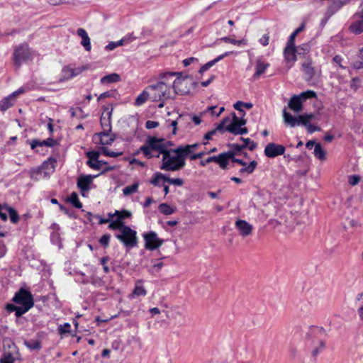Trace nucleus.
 <instances>
[{
  "label": "nucleus",
  "instance_id": "f257e3e1",
  "mask_svg": "<svg viewBox=\"0 0 363 363\" xmlns=\"http://www.w3.org/2000/svg\"><path fill=\"white\" fill-rule=\"evenodd\" d=\"M326 330L318 326H311L306 334V340L311 347L313 357L318 356L325 348Z\"/></svg>",
  "mask_w": 363,
  "mask_h": 363
},
{
  "label": "nucleus",
  "instance_id": "f03ea898",
  "mask_svg": "<svg viewBox=\"0 0 363 363\" xmlns=\"http://www.w3.org/2000/svg\"><path fill=\"white\" fill-rule=\"evenodd\" d=\"M164 138L150 136L147 138L145 144L142 145L138 152H141L147 159L159 157L160 155H164L166 149Z\"/></svg>",
  "mask_w": 363,
  "mask_h": 363
},
{
  "label": "nucleus",
  "instance_id": "7ed1b4c3",
  "mask_svg": "<svg viewBox=\"0 0 363 363\" xmlns=\"http://www.w3.org/2000/svg\"><path fill=\"white\" fill-rule=\"evenodd\" d=\"M174 149H167L162 156L160 169L168 172H176L182 169L186 162L179 153H174Z\"/></svg>",
  "mask_w": 363,
  "mask_h": 363
},
{
  "label": "nucleus",
  "instance_id": "20e7f679",
  "mask_svg": "<svg viewBox=\"0 0 363 363\" xmlns=\"http://www.w3.org/2000/svg\"><path fill=\"white\" fill-rule=\"evenodd\" d=\"M150 99L152 101H164L172 98L170 87L164 81L147 86Z\"/></svg>",
  "mask_w": 363,
  "mask_h": 363
},
{
  "label": "nucleus",
  "instance_id": "39448f33",
  "mask_svg": "<svg viewBox=\"0 0 363 363\" xmlns=\"http://www.w3.org/2000/svg\"><path fill=\"white\" fill-rule=\"evenodd\" d=\"M32 58V51L28 43H23L13 48L12 60L13 65L19 69L21 65Z\"/></svg>",
  "mask_w": 363,
  "mask_h": 363
},
{
  "label": "nucleus",
  "instance_id": "423d86ee",
  "mask_svg": "<svg viewBox=\"0 0 363 363\" xmlns=\"http://www.w3.org/2000/svg\"><path fill=\"white\" fill-rule=\"evenodd\" d=\"M180 72H167L161 75V78L166 79L167 77H172L177 76L173 82L172 87L174 91V94L185 95L189 93V89L188 88V81L186 79L182 78Z\"/></svg>",
  "mask_w": 363,
  "mask_h": 363
},
{
  "label": "nucleus",
  "instance_id": "0eeeda50",
  "mask_svg": "<svg viewBox=\"0 0 363 363\" xmlns=\"http://www.w3.org/2000/svg\"><path fill=\"white\" fill-rule=\"evenodd\" d=\"M116 238L123 243V245L129 248L135 247L138 243L136 231L132 230L129 226L126 225L121 229L120 234H116Z\"/></svg>",
  "mask_w": 363,
  "mask_h": 363
},
{
  "label": "nucleus",
  "instance_id": "6e6552de",
  "mask_svg": "<svg viewBox=\"0 0 363 363\" xmlns=\"http://www.w3.org/2000/svg\"><path fill=\"white\" fill-rule=\"evenodd\" d=\"M12 301L21 306H26L28 303L30 304L32 308L34 306V299L32 294L23 288H21L16 292Z\"/></svg>",
  "mask_w": 363,
  "mask_h": 363
},
{
  "label": "nucleus",
  "instance_id": "1a4fd4ad",
  "mask_svg": "<svg viewBox=\"0 0 363 363\" xmlns=\"http://www.w3.org/2000/svg\"><path fill=\"white\" fill-rule=\"evenodd\" d=\"M230 157H233L232 154L223 152L221 154H219L218 155L211 156L204 160H201L200 162V165L202 167H205L207 164L210 162H216L219 164L221 169H225L227 168V165L228 164V160H230Z\"/></svg>",
  "mask_w": 363,
  "mask_h": 363
},
{
  "label": "nucleus",
  "instance_id": "9d476101",
  "mask_svg": "<svg viewBox=\"0 0 363 363\" xmlns=\"http://www.w3.org/2000/svg\"><path fill=\"white\" fill-rule=\"evenodd\" d=\"M173 152H174V153H179L185 162L186 158L188 157H189L190 160H196L203 157L206 155V152L204 151L194 154V150L189 147V145H180L177 148H174Z\"/></svg>",
  "mask_w": 363,
  "mask_h": 363
},
{
  "label": "nucleus",
  "instance_id": "9b49d317",
  "mask_svg": "<svg viewBox=\"0 0 363 363\" xmlns=\"http://www.w3.org/2000/svg\"><path fill=\"white\" fill-rule=\"evenodd\" d=\"M145 242V247L147 250H154L160 247L164 242V240L160 239L155 232L150 231L144 235Z\"/></svg>",
  "mask_w": 363,
  "mask_h": 363
},
{
  "label": "nucleus",
  "instance_id": "f8f14e48",
  "mask_svg": "<svg viewBox=\"0 0 363 363\" xmlns=\"http://www.w3.org/2000/svg\"><path fill=\"white\" fill-rule=\"evenodd\" d=\"M285 147L282 145L269 143L264 148V155L269 158H274L285 152Z\"/></svg>",
  "mask_w": 363,
  "mask_h": 363
},
{
  "label": "nucleus",
  "instance_id": "ddd939ff",
  "mask_svg": "<svg viewBox=\"0 0 363 363\" xmlns=\"http://www.w3.org/2000/svg\"><path fill=\"white\" fill-rule=\"evenodd\" d=\"M354 18L355 20L350 25L349 30L355 35H359L363 33V9L357 12Z\"/></svg>",
  "mask_w": 363,
  "mask_h": 363
},
{
  "label": "nucleus",
  "instance_id": "4468645a",
  "mask_svg": "<svg viewBox=\"0 0 363 363\" xmlns=\"http://www.w3.org/2000/svg\"><path fill=\"white\" fill-rule=\"evenodd\" d=\"M225 153L232 154L233 157H230V160L231 159L233 162H236V163L244 167L240 169L239 172L240 174H243V173L252 174L255 171V169L257 165V162L255 160L250 162V164L248 165H247V163L245 162H244L242 160L238 159V158L235 157V153L234 152L228 151V152H226Z\"/></svg>",
  "mask_w": 363,
  "mask_h": 363
},
{
  "label": "nucleus",
  "instance_id": "2eb2a0df",
  "mask_svg": "<svg viewBox=\"0 0 363 363\" xmlns=\"http://www.w3.org/2000/svg\"><path fill=\"white\" fill-rule=\"evenodd\" d=\"M236 228L239 230L240 235L247 237L252 233V225L244 220H238L235 223Z\"/></svg>",
  "mask_w": 363,
  "mask_h": 363
},
{
  "label": "nucleus",
  "instance_id": "dca6fc26",
  "mask_svg": "<svg viewBox=\"0 0 363 363\" xmlns=\"http://www.w3.org/2000/svg\"><path fill=\"white\" fill-rule=\"evenodd\" d=\"M114 140L115 137L113 135H111L110 133H106L105 131H101L94 135V140L96 143L99 141V143L103 145H111Z\"/></svg>",
  "mask_w": 363,
  "mask_h": 363
},
{
  "label": "nucleus",
  "instance_id": "f3484780",
  "mask_svg": "<svg viewBox=\"0 0 363 363\" xmlns=\"http://www.w3.org/2000/svg\"><path fill=\"white\" fill-rule=\"evenodd\" d=\"M94 177L91 175H82L78 178L77 186L82 192L89 191V186Z\"/></svg>",
  "mask_w": 363,
  "mask_h": 363
},
{
  "label": "nucleus",
  "instance_id": "a211bd4d",
  "mask_svg": "<svg viewBox=\"0 0 363 363\" xmlns=\"http://www.w3.org/2000/svg\"><path fill=\"white\" fill-rule=\"evenodd\" d=\"M302 70L304 73L305 79L307 81H310L314 77L315 69L312 66V61L311 59H307L302 64Z\"/></svg>",
  "mask_w": 363,
  "mask_h": 363
},
{
  "label": "nucleus",
  "instance_id": "6ab92c4d",
  "mask_svg": "<svg viewBox=\"0 0 363 363\" xmlns=\"http://www.w3.org/2000/svg\"><path fill=\"white\" fill-rule=\"evenodd\" d=\"M230 119L229 117L224 118L220 121V123L217 125L216 128H214L213 130H211V131H209L206 134H205V135L203 137L204 140H211L213 135H214L217 131L223 132L225 124H227V123L230 122Z\"/></svg>",
  "mask_w": 363,
  "mask_h": 363
},
{
  "label": "nucleus",
  "instance_id": "aec40b11",
  "mask_svg": "<svg viewBox=\"0 0 363 363\" xmlns=\"http://www.w3.org/2000/svg\"><path fill=\"white\" fill-rule=\"evenodd\" d=\"M77 33L82 38L81 45L86 51H90L91 49V42L86 31L84 28H78Z\"/></svg>",
  "mask_w": 363,
  "mask_h": 363
},
{
  "label": "nucleus",
  "instance_id": "412c9836",
  "mask_svg": "<svg viewBox=\"0 0 363 363\" xmlns=\"http://www.w3.org/2000/svg\"><path fill=\"white\" fill-rule=\"evenodd\" d=\"M269 67V64L268 62H266L261 59H258L256 61V65H255V72L253 75V78L255 79H258L260 75L264 74L266 71V69Z\"/></svg>",
  "mask_w": 363,
  "mask_h": 363
},
{
  "label": "nucleus",
  "instance_id": "4be33fe9",
  "mask_svg": "<svg viewBox=\"0 0 363 363\" xmlns=\"http://www.w3.org/2000/svg\"><path fill=\"white\" fill-rule=\"evenodd\" d=\"M288 105L290 109L297 113L303 109L302 101L298 95L292 96Z\"/></svg>",
  "mask_w": 363,
  "mask_h": 363
},
{
  "label": "nucleus",
  "instance_id": "5701e85b",
  "mask_svg": "<svg viewBox=\"0 0 363 363\" xmlns=\"http://www.w3.org/2000/svg\"><path fill=\"white\" fill-rule=\"evenodd\" d=\"M86 156L89 158L86 164L94 169L99 170L100 167L98 164H94L99 160V153L97 151H89L86 153Z\"/></svg>",
  "mask_w": 363,
  "mask_h": 363
},
{
  "label": "nucleus",
  "instance_id": "b1692460",
  "mask_svg": "<svg viewBox=\"0 0 363 363\" xmlns=\"http://www.w3.org/2000/svg\"><path fill=\"white\" fill-rule=\"evenodd\" d=\"M284 55L287 62L296 61L297 52L295 47L286 45L284 50Z\"/></svg>",
  "mask_w": 363,
  "mask_h": 363
},
{
  "label": "nucleus",
  "instance_id": "393cba45",
  "mask_svg": "<svg viewBox=\"0 0 363 363\" xmlns=\"http://www.w3.org/2000/svg\"><path fill=\"white\" fill-rule=\"evenodd\" d=\"M230 53H232V52H226L220 55H219L218 57H217L216 58H215L214 60H211V61H209L207 63H206L204 65H203L200 69H199V73L202 74L204 72L207 71L208 69H210L212 66H213L216 62H219L220 60H221L222 59H223L225 57H227L228 56Z\"/></svg>",
  "mask_w": 363,
  "mask_h": 363
},
{
  "label": "nucleus",
  "instance_id": "a878e982",
  "mask_svg": "<svg viewBox=\"0 0 363 363\" xmlns=\"http://www.w3.org/2000/svg\"><path fill=\"white\" fill-rule=\"evenodd\" d=\"M241 125L238 122V117L235 115V113H233V120L230 123L225 125L224 130L228 131L233 134H235V132L240 129Z\"/></svg>",
  "mask_w": 363,
  "mask_h": 363
},
{
  "label": "nucleus",
  "instance_id": "bb28decb",
  "mask_svg": "<svg viewBox=\"0 0 363 363\" xmlns=\"http://www.w3.org/2000/svg\"><path fill=\"white\" fill-rule=\"evenodd\" d=\"M283 116L284 123L286 125L292 128L298 125V116L296 117L292 116L291 113L286 112V109L283 111Z\"/></svg>",
  "mask_w": 363,
  "mask_h": 363
},
{
  "label": "nucleus",
  "instance_id": "cd10ccee",
  "mask_svg": "<svg viewBox=\"0 0 363 363\" xmlns=\"http://www.w3.org/2000/svg\"><path fill=\"white\" fill-rule=\"evenodd\" d=\"M147 294L146 290L142 285V281L138 280L137 281L135 284V286L132 292V294L130 295V298H134L137 296H145Z\"/></svg>",
  "mask_w": 363,
  "mask_h": 363
},
{
  "label": "nucleus",
  "instance_id": "c85d7f7f",
  "mask_svg": "<svg viewBox=\"0 0 363 363\" xmlns=\"http://www.w3.org/2000/svg\"><path fill=\"white\" fill-rule=\"evenodd\" d=\"M15 101L11 94L9 95L0 101V109L3 111L9 109L14 104Z\"/></svg>",
  "mask_w": 363,
  "mask_h": 363
},
{
  "label": "nucleus",
  "instance_id": "c756f323",
  "mask_svg": "<svg viewBox=\"0 0 363 363\" xmlns=\"http://www.w3.org/2000/svg\"><path fill=\"white\" fill-rule=\"evenodd\" d=\"M166 175L161 172H155L153 174L152 179L150 181V183L155 186H161V182H165Z\"/></svg>",
  "mask_w": 363,
  "mask_h": 363
},
{
  "label": "nucleus",
  "instance_id": "7c9ffc66",
  "mask_svg": "<svg viewBox=\"0 0 363 363\" xmlns=\"http://www.w3.org/2000/svg\"><path fill=\"white\" fill-rule=\"evenodd\" d=\"M121 80V77L119 74L116 73H112L108 75L103 77L101 79V84H111L118 82Z\"/></svg>",
  "mask_w": 363,
  "mask_h": 363
},
{
  "label": "nucleus",
  "instance_id": "2f4dec72",
  "mask_svg": "<svg viewBox=\"0 0 363 363\" xmlns=\"http://www.w3.org/2000/svg\"><path fill=\"white\" fill-rule=\"evenodd\" d=\"M148 99H150V95L149 94L147 87H146L145 89L143 90V92L135 99V105L138 106H141L145 103Z\"/></svg>",
  "mask_w": 363,
  "mask_h": 363
},
{
  "label": "nucleus",
  "instance_id": "473e14b6",
  "mask_svg": "<svg viewBox=\"0 0 363 363\" xmlns=\"http://www.w3.org/2000/svg\"><path fill=\"white\" fill-rule=\"evenodd\" d=\"M352 67L354 69H363V47L359 50L357 60L353 62Z\"/></svg>",
  "mask_w": 363,
  "mask_h": 363
},
{
  "label": "nucleus",
  "instance_id": "72a5a7b5",
  "mask_svg": "<svg viewBox=\"0 0 363 363\" xmlns=\"http://www.w3.org/2000/svg\"><path fill=\"white\" fill-rule=\"evenodd\" d=\"M342 8L341 4L337 0H334L332 4L328 6L326 15L330 17L335 14L339 9Z\"/></svg>",
  "mask_w": 363,
  "mask_h": 363
},
{
  "label": "nucleus",
  "instance_id": "f704fd0d",
  "mask_svg": "<svg viewBox=\"0 0 363 363\" xmlns=\"http://www.w3.org/2000/svg\"><path fill=\"white\" fill-rule=\"evenodd\" d=\"M112 113V110L108 113V117L107 119H104L103 118V116L101 117V125L103 128V131H105L106 133H111V116Z\"/></svg>",
  "mask_w": 363,
  "mask_h": 363
},
{
  "label": "nucleus",
  "instance_id": "c9c22d12",
  "mask_svg": "<svg viewBox=\"0 0 363 363\" xmlns=\"http://www.w3.org/2000/svg\"><path fill=\"white\" fill-rule=\"evenodd\" d=\"M314 155L320 160H325V151L323 149L320 143H316L314 147Z\"/></svg>",
  "mask_w": 363,
  "mask_h": 363
},
{
  "label": "nucleus",
  "instance_id": "e433bc0d",
  "mask_svg": "<svg viewBox=\"0 0 363 363\" xmlns=\"http://www.w3.org/2000/svg\"><path fill=\"white\" fill-rule=\"evenodd\" d=\"M24 345L30 350H40L41 349V342L40 340H25Z\"/></svg>",
  "mask_w": 363,
  "mask_h": 363
},
{
  "label": "nucleus",
  "instance_id": "4c0bfd02",
  "mask_svg": "<svg viewBox=\"0 0 363 363\" xmlns=\"http://www.w3.org/2000/svg\"><path fill=\"white\" fill-rule=\"evenodd\" d=\"M158 209L160 213L167 216L174 213L176 211L174 208H172V206L165 203L160 204L158 206Z\"/></svg>",
  "mask_w": 363,
  "mask_h": 363
},
{
  "label": "nucleus",
  "instance_id": "58836bf2",
  "mask_svg": "<svg viewBox=\"0 0 363 363\" xmlns=\"http://www.w3.org/2000/svg\"><path fill=\"white\" fill-rule=\"evenodd\" d=\"M6 212L9 213L11 222L13 223H17L19 220V215L18 212L12 207L7 205Z\"/></svg>",
  "mask_w": 363,
  "mask_h": 363
},
{
  "label": "nucleus",
  "instance_id": "ea45409f",
  "mask_svg": "<svg viewBox=\"0 0 363 363\" xmlns=\"http://www.w3.org/2000/svg\"><path fill=\"white\" fill-rule=\"evenodd\" d=\"M125 226L123 220H120L118 218L116 220L111 222L108 225V228L111 230H118L121 232V229Z\"/></svg>",
  "mask_w": 363,
  "mask_h": 363
},
{
  "label": "nucleus",
  "instance_id": "a19ab883",
  "mask_svg": "<svg viewBox=\"0 0 363 363\" xmlns=\"http://www.w3.org/2000/svg\"><path fill=\"white\" fill-rule=\"evenodd\" d=\"M241 106H244L245 108L250 109L252 108L253 104L252 103H245L241 101H238L233 105V107L239 112L242 113V116H244L245 114V112L244 111L243 109H242Z\"/></svg>",
  "mask_w": 363,
  "mask_h": 363
},
{
  "label": "nucleus",
  "instance_id": "79ce46f5",
  "mask_svg": "<svg viewBox=\"0 0 363 363\" xmlns=\"http://www.w3.org/2000/svg\"><path fill=\"white\" fill-rule=\"evenodd\" d=\"M138 186V183H134L132 185L127 186L123 189V193L125 196H129L133 193L137 192Z\"/></svg>",
  "mask_w": 363,
  "mask_h": 363
},
{
  "label": "nucleus",
  "instance_id": "37998d69",
  "mask_svg": "<svg viewBox=\"0 0 363 363\" xmlns=\"http://www.w3.org/2000/svg\"><path fill=\"white\" fill-rule=\"evenodd\" d=\"M31 308H32L31 305L28 304V303L26 306H17L16 311H15V315L17 318L21 317L24 313L28 312Z\"/></svg>",
  "mask_w": 363,
  "mask_h": 363
},
{
  "label": "nucleus",
  "instance_id": "c03bdc74",
  "mask_svg": "<svg viewBox=\"0 0 363 363\" xmlns=\"http://www.w3.org/2000/svg\"><path fill=\"white\" fill-rule=\"evenodd\" d=\"M69 201L77 208H81L82 207V203L79 201L78 195L75 192L72 193Z\"/></svg>",
  "mask_w": 363,
  "mask_h": 363
},
{
  "label": "nucleus",
  "instance_id": "a18cd8bd",
  "mask_svg": "<svg viewBox=\"0 0 363 363\" xmlns=\"http://www.w3.org/2000/svg\"><path fill=\"white\" fill-rule=\"evenodd\" d=\"M298 96H300V99H301L302 101L308 99L317 98L316 93L312 90H307L306 91L301 92Z\"/></svg>",
  "mask_w": 363,
  "mask_h": 363
},
{
  "label": "nucleus",
  "instance_id": "49530a36",
  "mask_svg": "<svg viewBox=\"0 0 363 363\" xmlns=\"http://www.w3.org/2000/svg\"><path fill=\"white\" fill-rule=\"evenodd\" d=\"M88 69V66H82L77 68H72L69 66L66 67V70L67 72H70L72 73V75H74V77L80 74L83 71Z\"/></svg>",
  "mask_w": 363,
  "mask_h": 363
},
{
  "label": "nucleus",
  "instance_id": "de8ad7c7",
  "mask_svg": "<svg viewBox=\"0 0 363 363\" xmlns=\"http://www.w3.org/2000/svg\"><path fill=\"white\" fill-rule=\"evenodd\" d=\"M296 50L298 55H305L309 52L310 45L308 43H304L296 48Z\"/></svg>",
  "mask_w": 363,
  "mask_h": 363
},
{
  "label": "nucleus",
  "instance_id": "09e8293b",
  "mask_svg": "<svg viewBox=\"0 0 363 363\" xmlns=\"http://www.w3.org/2000/svg\"><path fill=\"white\" fill-rule=\"evenodd\" d=\"M240 140L244 142L242 145H245V148L247 147L250 151L254 150L257 147V143L250 138H240Z\"/></svg>",
  "mask_w": 363,
  "mask_h": 363
},
{
  "label": "nucleus",
  "instance_id": "8fccbe9b",
  "mask_svg": "<svg viewBox=\"0 0 363 363\" xmlns=\"http://www.w3.org/2000/svg\"><path fill=\"white\" fill-rule=\"evenodd\" d=\"M222 41H224L225 43H229L233 45H245L246 41L245 40H235L233 38H230L229 37H223L220 39Z\"/></svg>",
  "mask_w": 363,
  "mask_h": 363
},
{
  "label": "nucleus",
  "instance_id": "3c124183",
  "mask_svg": "<svg viewBox=\"0 0 363 363\" xmlns=\"http://www.w3.org/2000/svg\"><path fill=\"white\" fill-rule=\"evenodd\" d=\"M115 214L116 215L117 218L120 219V220H123V219L130 218L131 216V213L127 210L116 211Z\"/></svg>",
  "mask_w": 363,
  "mask_h": 363
},
{
  "label": "nucleus",
  "instance_id": "603ef678",
  "mask_svg": "<svg viewBox=\"0 0 363 363\" xmlns=\"http://www.w3.org/2000/svg\"><path fill=\"white\" fill-rule=\"evenodd\" d=\"M94 164H98V165L100 167V169L104 166V168L103 169V172H107L115 169V167L113 166H109L106 162L102 161V160H97Z\"/></svg>",
  "mask_w": 363,
  "mask_h": 363
},
{
  "label": "nucleus",
  "instance_id": "864d4df0",
  "mask_svg": "<svg viewBox=\"0 0 363 363\" xmlns=\"http://www.w3.org/2000/svg\"><path fill=\"white\" fill-rule=\"evenodd\" d=\"M165 182H167L170 184H174L176 186H181L184 184V181L180 178H170L166 176Z\"/></svg>",
  "mask_w": 363,
  "mask_h": 363
},
{
  "label": "nucleus",
  "instance_id": "5fc2aeb1",
  "mask_svg": "<svg viewBox=\"0 0 363 363\" xmlns=\"http://www.w3.org/2000/svg\"><path fill=\"white\" fill-rule=\"evenodd\" d=\"M102 153L104 155L108 156L111 157H117L123 155L122 152H114V151L108 150L107 147L102 148Z\"/></svg>",
  "mask_w": 363,
  "mask_h": 363
},
{
  "label": "nucleus",
  "instance_id": "6e6d98bb",
  "mask_svg": "<svg viewBox=\"0 0 363 363\" xmlns=\"http://www.w3.org/2000/svg\"><path fill=\"white\" fill-rule=\"evenodd\" d=\"M15 361L14 357L10 352L4 353L0 359V363H13Z\"/></svg>",
  "mask_w": 363,
  "mask_h": 363
},
{
  "label": "nucleus",
  "instance_id": "4d7b16f0",
  "mask_svg": "<svg viewBox=\"0 0 363 363\" xmlns=\"http://www.w3.org/2000/svg\"><path fill=\"white\" fill-rule=\"evenodd\" d=\"M6 207L7 204H0V218L3 221H6L8 219L6 214Z\"/></svg>",
  "mask_w": 363,
  "mask_h": 363
},
{
  "label": "nucleus",
  "instance_id": "13d9d810",
  "mask_svg": "<svg viewBox=\"0 0 363 363\" xmlns=\"http://www.w3.org/2000/svg\"><path fill=\"white\" fill-rule=\"evenodd\" d=\"M136 38L135 37H133L132 35H130L128 36H126L122 39H121L120 40L117 41L116 42V44H117V46H121V45H125V43H130V42H132L133 40H135Z\"/></svg>",
  "mask_w": 363,
  "mask_h": 363
},
{
  "label": "nucleus",
  "instance_id": "bf43d9fd",
  "mask_svg": "<svg viewBox=\"0 0 363 363\" xmlns=\"http://www.w3.org/2000/svg\"><path fill=\"white\" fill-rule=\"evenodd\" d=\"M110 235L108 234H104L101 236V238L99 239V243L103 245L104 247H106L108 246L109 241H110Z\"/></svg>",
  "mask_w": 363,
  "mask_h": 363
},
{
  "label": "nucleus",
  "instance_id": "052dcab7",
  "mask_svg": "<svg viewBox=\"0 0 363 363\" xmlns=\"http://www.w3.org/2000/svg\"><path fill=\"white\" fill-rule=\"evenodd\" d=\"M344 61L342 56L337 55L333 57V62L337 65L341 69H345L346 67L342 65V62Z\"/></svg>",
  "mask_w": 363,
  "mask_h": 363
},
{
  "label": "nucleus",
  "instance_id": "680f3d73",
  "mask_svg": "<svg viewBox=\"0 0 363 363\" xmlns=\"http://www.w3.org/2000/svg\"><path fill=\"white\" fill-rule=\"evenodd\" d=\"M30 147L32 150H36L37 147L45 146L43 140H33L30 143Z\"/></svg>",
  "mask_w": 363,
  "mask_h": 363
},
{
  "label": "nucleus",
  "instance_id": "e2e57ef3",
  "mask_svg": "<svg viewBox=\"0 0 363 363\" xmlns=\"http://www.w3.org/2000/svg\"><path fill=\"white\" fill-rule=\"evenodd\" d=\"M360 84V79L359 77H354L352 79L350 82V88L354 91H356Z\"/></svg>",
  "mask_w": 363,
  "mask_h": 363
},
{
  "label": "nucleus",
  "instance_id": "0e129e2a",
  "mask_svg": "<svg viewBox=\"0 0 363 363\" xmlns=\"http://www.w3.org/2000/svg\"><path fill=\"white\" fill-rule=\"evenodd\" d=\"M62 72V79H60V82L64 81V80H68V79L74 77V75H72V72H67L66 70V67H63Z\"/></svg>",
  "mask_w": 363,
  "mask_h": 363
},
{
  "label": "nucleus",
  "instance_id": "69168bd1",
  "mask_svg": "<svg viewBox=\"0 0 363 363\" xmlns=\"http://www.w3.org/2000/svg\"><path fill=\"white\" fill-rule=\"evenodd\" d=\"M359 181L360 177L357 175H351L348 178V183L352 186L357 185Z\"/></svg>",
  "mask_w": 363,
  "mask_h": 363
},
{
  "label": "nucleus",
  "instance_id": "338daca9",
  "mask_svg": "<svg viewBox=\"0 0 363 363\" xmlns=\"http://www.w3.org/2000/svg\"><path fill=\"white\" fill-rule=\"evenodd\" d=\"M301 124L306 127L311 124L305 114L298 116V125Z\"/></svg>",
  "mask_w": 363,
  "mask_h": 363
},
{
  "label": "nucleus",
  "instance_id": "774afa93",
  "mask_svg": "<svg viewBox=\"0 0 363 363\" xmlns=\"http://www.w3.org/2000/svg\"><path fill=\"white\" fill-rule=\"evenodd\" d=\"M70 328L69 323H65L63 325H60L58 328L59 333L62 335V334L69 333V330H68V328Z\"/></svg>",
  "mask_w": 363,
  "mask_h": 363
}]
</instances>
